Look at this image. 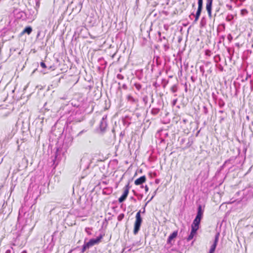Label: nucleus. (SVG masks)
I'll return each mask as SVG.
<instances>
[{"instance_id": "nucleus-25", "label": "nucleus", "mask_w": 253, "mask_h": 253, "mask_svg": "<svg viewBox=\"0 0 253 253\" xmlns=\"http://www.w3.org/2000/svg\"><path fill=\"white\" fill-rule=\"evenodd\" d=\"M163 46H164V49L165 51H167V50H168L169 49V45L168 42L164 43Z\"/></svg>"}, {"instance_id": "nucleus-51", "label": "nucleus", "mask_w": 253, "mask_h": 253, "mask_svg": "<svg viewBox=\"0 0 253 253\" xmlns=\"http://www.w3.org/2000/svg\"><path fill=\"white\" fill-rule=\"evenodd\" d=\"M185 85H186V84H185ZM185 91L186 92H187V86H186V87H185Z\"/></svg>"}, {"instance_id": "nucleus-46", "label": "nucleus", "mask_w": 253, "mask_h": 253, "mask_svg": "<svg viewBox=\"0 0 253 253\" xmlns=\"http://www.w3.org/2000/svg\"><path fill=\"white\" fill-rule=\"evenodd\" d=\"M142 197V195H139L138 198V200H141Z\"/></svg>"}, {"instance_id": "nucleus-44", "label": "nucleus", "mask_w": 253, "mask_h": 253, "mask_svg": "<svg viewBox=\"0 0 253 253\" xmlns=\"http://www.w3.org/2000/svg\"><path fill=\"white\" fill-rule=\"evenodd\" d=\"M145 190L146 192H148L149 190L148 187L147 185L145 186Z\"/></svg>"}, {"instance_id": "nucleus-19", "label": "nucleus", "mask_w": 253, "mask_h": 253, "mask_svg": "<svg viewBox=\"0 0 253 253\" xmlns=\"http://www.w3.org/2000/svg\"><path fill=\"white\" fill-rule=\"evenodd\" d=\"M217 103L220 108H222L225 105V102L221 98H219L217 100Z\"/></svg>"}, {"instance_id": "nucleus-48", "label": "nucleus", "mask_w": 253, "mask_h": 253, "mask_svg": "<svg viewBox=\"0 0 253 253\" xmlns=\"http://www.w3.org/2000/svg\"><path fill=\"white\" fill-rule=\"evenodd\" d=\"M145 207L143 208V210L142 211V213H145Z\"/></svg>"}, {"instance_id": "nucleus-32", "label": "nucleus", "mask_w": 253, "mask_h": 253, "mask_svg": "<svg viewBox=\"0 0 253 253\" xmlns=\"http://www.w3.org/2000/svg\"><path fill=\"white\" fill-rule=\"evenodd\" d=\"M40 65H41V66L42 68H46V66L45 64L43 62H41L40 63Z\"/></svg>"}, {"instance_id": "nucleus-42", "label": "nucleus", "mask_w": 253, "mask_h": 253, "mask_svg": "<svg viewBox=\"0 0 253 253\" xmlns=\"http://www.w3.org/2000/svg\"><path fill=\"white\" fill-rule=\"evenodd\" d=\"M227 38H228V39L229 40H230H230H231L232 39V36H231V35L230 34H229V35H228Z\"/></svg>"}, {"instance_id": "nucleus-3", "label": "nucleus", "mask_w": 253, "mask_h": 253, "mask_svg": "<svg viewBox=\"0 0 253 253\" xmlns=\"http://www.w3.org/2000/svg\"><path fill=\"white\" fill-rule=\"evenodd\" d=\"M103 238V235L100 234L99 236L97 237L96 238H92L89 240V241L87 242V246H89V247L94 246L97 244H98L101 239Z\"/></svg>"}, {"instance_id": "nucleus-24", "label": "nucleus", "mask_w": 253, "mask_h": 253, "mask_svg": "<svg viewBox=\"0 0 253 253\" xmlns=\"http://www.w3.org/2000/svg\"><path fill=\"white\" fill-rule=\"evenodd\" d=\"M234 17L232 15H228L226 18V21L230 22L233 19Z\"/></svg>"}, {"instance_id": "nucleus-14", "label": "nucleus", "mask_w": 253, "mask_h": 253, "mask_svg": "<svg viewBox=\"0 0 253 253\" xmlns=\"http://www.w3.org/2000/svg\"><path fill=\"white\" fill-rule=\"evenodd\" d=\"M32 31V28L31 26H27L25 28L23 31L22 32V34L27 33L28 35H30Z\"/></svg>"}, {"instance_id": "nucleus-2", "label": "nucleus", "mask_w": 253, "mask_h": 253, "mask_svg": "<svg viewBox=\"0 0 253 253\" xmlns=\"http://www.w3.org/2000/svg\"><path fill=\"white\" fill-rule=\"evenodd\" d=\"M71 119L76 123L81 122L84 119V115L80 110H77L71 116Z\"/></svg>"}, {"instance_id": "nucleus-31", "label": "nucleus", "mask_w": 253, "mask_h": 253, "mask_svg": "<svg viewBox=\"0 0 253 253\" xmlns=\"http://www.w3.org/2000/svg\"><path fill=\"white\" fill-rule=\"evenodd\" d=\"M129 188H130L129 183H128L125 186V187H124V190H127L128 192H129Z\"/></svg>"}, {"instance_id": "nucleus-35", "label": "nucleus", "mask_w": 253, "mask_h": 253, "mask_svg": "<svg viewBox=\"0 0 253 253\" xmlns=\"http://www.w3.org/2000/svg\"><path fill=\"white\" fill-rule=\"evenodd\" d=\"M86 130H84H84H83L81 131H80V132L78 134V136H80V135H82L83 133H84V132H86Z\"/></svg>"}, {"instance_id": "nucleus-30", "label": "nucleus", "mask_w": 253, "mask_h": 253, "mask_svg": "<svg viewBox=\"0 0 253 253\" xmlns=\"http://www.w3.org/2000/svg\"><path fill=\"white\" fill-rule=\"evenodd\" d=\"M117 77L119 80H123L124 78V76L121 74H118Z\"/></svg>"}, {"instance_id": "nucleus-9", "label": "nucleus", "mask_w": 253, "mask_h": 253, "mask_svg": "<svg viewBox=\"0 0 253 253\" xmlns=\"http://www.w3.org/2000/svg\"><path fill=\"white\" fill-rule=\"evenodd\" d=\"M146 178L145 176H142L135 180L134 184L136 185H141L146 181Z\"/></svg>"}, {"instance_id": "nucleus-54", "label": "nucleus", "mask_w": 253, "mask_h": 253, "mask_svg": "<svg viewBox=\"0 0 253 253\" xmlns=\"http://www.w3.org/2000/svg\"><path fill=\"white\" fill-rule=\"evenodd\" d=\"M88 229H89V228H85V231H86V232H87V230H88Z\"/></svg>"}, {"instance_id": "nucleus-1", "label": "nucleus", "mask_w": 253, "mask_h": 253, "mask_svg": "<svg viewBox=\"0 0 253 253\" xmlns=\"http://www.w3.org/2000/svg\"><path fill=\"white\" fill-rule=\"evenodd\" d=\"M142 222V218L141 216V211H138L135 216V221L134 225L133 234L136 235L140 230Z\"/></svg>"}, {"instance_id": "nucleus-17", "label": "nucleus", "mask_w": 253, "mask_h": 253, "mask_svg": "<svg viewBox=\"0 0 253 253\" xmlns=\"http://www.w3.org/2000/svg\"><path fill=\"white\" fill-rule=\"evenodd\" d=\"M196 233H197V232L191 230L190 234H189V235L188 236V237L187 238V240L188 241L191 240L193 238L194 236H195V235Z\"/></svg>"}, {"instance_id": "nucleus-59", "label": "nucleus", "mask_w": 253, "mask_h": 253, "mask_svg": "<svg viewBox=\"0 0 253 253\" xmlns=\"http://www.w3.org/2000/svg\"><path fill=\"white\" fill-rule=\"evenodd\" d=\"M174 96L175 97H176V96H177V94H175L174 95Z\"/></svg>"}, {"instance_id": "nucleus-28", "label": "nucleus", "mask_w": 253, "mask_h": 253, "mask_svg": "<svg viewBox=\"0 0 253 253\" xmlns=\"http://www.w3.org/2000/svg\"><path fill=\"white\" fill-rule=\"evenodd\" d=\"M203 112L205 115H207L208 113V109L206 106H204L203 107Z\"/></svg>"}, {"instance_id": "nucleus-50", "label": "nucleus", "mask_w": 253, "mask_h": 253, "mask_svg": "<svg viewBox=\"0 0 253 253\" xmlns=\"http://www.w3.org/2000/svg\"><path fill=\"white\" fill-rule=\"evenodd\" d=\"M224 112V111L223 110H219V113H223Z\"/></svg>"}, {"instance_id": "nucleus-55", "label": "nucleus", "mask_w": 253, "mask_h": 253, "mask_svg": "<svg viewBox=\"0 0 253 253\" xmlns=\"http://www.w3.org/2000/svg\"><path fill=\"white\" fill-rule=\"evenodd\" d=\"M162 39H164V40H166V38H165V37H164L163 38H162Z\"/></svg>"}, {"instance_id": "nucleus-37", "label": "nucleus", "mask_w": 253, "mask_h": 253, "mask_svg": "<svg viewBox=\"0 0 253 253\" xmlns=\"http://www.w3.org/2000/svg\"><path fill=\"white\" fill-rule=\"evenodd\" d=\"M36 6L39 7L40 6V0H36Z\"/></svg>"}, {"instance_id": "nucleus-20", "label": "nucleus", "mask_w": 253, "mask_h": 253, "mask_svg": "<svg viewBox=\"0 0 253 253\" xmlns=\"http://www.w3.org/2000/svg\"><path fill=\"white\" fill-rule=\"evenodd\" d=\"M160 111V109L159 108H153L152 110H151V113L153 114V115H157L159 113Z\"/></svg>"}, {"instance_id": "nucleus-39", "label": "nucleus", "mask_w": 253, "mask_h": 253, "mask_svg": "<svg viewBox=\"0 0 253 253\" xmlns=\"http://www.w3.org/2000/svg\"><path fill=\"white\" fill-rule=\"evenodd\" d=\"M11 250H13V248H11V249H8L6 251L5 253H11Z\"/></svg>"}, {"instance_id": "nucleus-15", "label": "nucleus", "mask_w": 253, "mask_h": 253, "mask_svg": "<svg viewBox=\"0 0 253 253\" xmlns=\"http://www.w3.org/2000/svg\"><path fill=\"white\" fill-rule=\"evenodd\" d=\"M127 99L129 102L132 103H135L138 102V100L133 98L131 95L127 96Z\"/></svg>"}, {"instance_id": "nucleus-45", "label": "nucleus", "mask_w": 253, "mask_h": 253, "mask_svg": "<svg viewBox=\"0 0 253 253\" xmlns=\"http://www.w3.org/2000/svg\"><path fill=\"white\" fill-rule=\"evenodd\" d=\"M184 142H185V139L183 138V139H182L181 140V141H180V143H181V144H182V143H183Z\"/></svg>"}, {"instance_id": "nucleus-33", "label": "nucleus", "mask_w": 253, "mask_h": 253, "mask_svg": "<svg viewBox=\"0 0 253 253\" xmlns=\"http://www.w3.org/2000/svg\"><path fill=\"white\" fill-rule=\"evenodd\" d=\"M177 98H175L173 100V101H172V106H175L177 103Z\"/></svg>"}, {"instance_id": "nucleus-58", "label": "nucleus", "mask_w": 253, "mask_h": 253, "mask_svg": "<svg viewBox=\"0 0 253 253\" xmlns=\"http://www.w3.org/2000/svg\"><path fill=\"white\" fill-rule=\"evenodd\" d=\"M218 11H219V9H217V10H216V12H218Z\"/></svg>"}, {"instance_id": "nucleus-10", "label": "nucleus", "mask_w": 253, "mask_h": 253, "mask_svg": "<svg viewBox=\"0 0 253 253\" xmlns=\"http://www.w3.org/2000/svg\"><path fill=\"white\" fill-rule=\"evenodd\" d=\"M200 222L196 220H194L191 225V230H194L196 232L197 231L199 228Z\"/></svg>"}, {"instance_id": "nucleus-26", "label": "nucleus", "mask_w": 253, "mask_h": 253, "mask_svg": "<svg viewBox=\"0 0 253 253\" xmlns=\"http://www.w3.org/2000/svg\"><path fill=\"white\" fill-rule=\"evenodd\" d=\"M168 83H169V81L168 80H163L162 84H163V87H164V88L166 87V86L168 84Z\"/></svg>"}, {"instance_id": "nucleus-6", "label": "nucleus", "mask_w": 253, "mask_h": 253, "mask_svg": "<svg viewBox=\"0 0 253 253\" xmlns=\"http://www.w3.org/2000/svg\"><path fill=\"white\" fill-rule=\"evenodd\" d=\"M219 233H217L215 235L213 243L212 244L209 253H213L214 252L219 240Z\"/></svg>"}, {"instance_id": "nucleus-16", "label": "nucleus", "mask_w": 253, "mask_h": 253, "mask_svg": "<svg viewBox=\"0 0 253 253\" xmlns=\"http://www.w3.org/2000/svg\"><path fill=\"white\" fill-rule=\"evenodd\" d=\"M193 138L192 137H190L188 138V141L187 143L186 146L184 147V149L189 148L193 144Z\"/></svg>"}, {"instance_id": "nucleus-53", "label": "nucleus", "mask_w": 253, "mask_h": 253, "mask_svg": "<svg viewBox=\"0 0 253 253\" xmlns=\"http://www.w3.org/2000/svg\"><path fill=\"white\" fill-rule=\"evenodd\" d=\"M21 253H27L26 251H23Z\"/></svg>"}, {"instance_id": "nucleus-11", "label": "nucleus", "mask_w": 253, "mask_h": 253, "mask_svg": "<svg viewBox=\"0 0 253 253\" xmlns=\"http://www.w3.org/2000/svg\"><path fill=\"white\" fill-rule=\"evenodd\" d=\"M128 192H128L127 190H124L123 194L118 199V201L120 203H121L126 200L128 194Z\"/></svg>"}, {"instance_id": "nucleus-38", "label": "nucleus", "mask_w": 253, "mask_h": 253, "mask_svg": "<svg viewBox=\"0 0 253 253\" xmlns=\"http://www.w3.org/2000/svg\"><path fill=\"white\" fill-rule=\"evenodd\" d=\"M212 98H213L214 100H215V101L216 100L217 97H216V96L215 95V94L214 93H212Z\"/></svg>"}, {"instance_id": "nucleus-52", "label": "nucleus", "mask_w": 253, "mask_h": 253, "mask_svg": "<svg viewBox=\"0 0 253 253\" xmlns=\"http://www.w3.org/2000/svg\"><path fill=\"white\" fill-rule=\"evenodd\" d=\"M132 191L134 193L135 195H137V194L136 193V192L134 191V190H133Z\"/></svg>"}, {"instance_id": "nucleus-5", "label": "nucleus", "mask_w": 253, "mask_h": 253, "mask_svg": "<svg viewBox=\"0 0 253 253\" xmlns=\"http://www.w3.org/2000/svg\"><path fill=\"white\" fill-rule=\"evenodd\" d=\"M106 119V116H103L99 124L100 130L102 132L105 131V129L107 126Z\"/></svg>"}, {"instance_id": "nucleus-49", "label": "nucleus", "mask_w": 253, "mask_h": 253, "mask_svg": "<svg viewBox=\"0 0 253 253\" xmlns=\"http://www.w3.org/2000/svg\"><path fill=\"white\" fill-rule=\"evenodd\" d=\"M131 199L132 200H133L134 202H136V199H135V198H134L133 197H132L131 198Z\"/></svg>"}, {"instance_id": "nucleus-43", "label": "nucleus", "mask_w": 253, "mask_h": 253, "mask_svg": "<svg viewBox=\"0 0 253 253\" xmlns=\"http://www.w3.org/2000/svg\"><path fill=\"white\" fill-rule=\"evenodd\" d=\"M200 71L201 72H202V73L203 74L204 73V70L203 67H200Z\"/></svg>"}, {"instance_id": "nucleus-27", "label": "nucleus", "mask_w": 253, "mask_h": 253, "mask_svg": "<svg viewBox=\"0 0 253 253\" xmlns=\"http://www.w3.org/2000/svg\"><path fill=\"white\" fill-rule=\"evenodd\" d=\"M124 217V213H121L119 215V216H118V220L119 221H121Z\"/></svg>"}, {"instance_id": "nucleus-60", "label": "nucleus", "mask_w": 253, "mask_h": 253, "mask_svg": "<svg viewBox=\"0 0 253 253\" xmlns=\"http://www.w3.org/2000/svg\"><path fill=\"white\" fill-rule=\"evenodd\" d=\"M121 135H124V134H123V133H122V132H121Z\"/></svg>"}, {"instance_id": "nucleus-47", "label": "nucleus", "mask_w": 253, "mask_h": 253, "mask_svg": "<svg viewBox=\"0 0 253 253\" xmlns=\"http://www.w3.org/2000/svg\"><path fill=\"white\" fill-rule=\"evenodd\" d=\"M249 77H251V75H249L248 74H247V77L246 78V80H247Z\"/></svg>"}, {"instance_id": "nucleus-23", "label": "nucleus", "mask_w": 253, "mask_h": 253, "mask_svg": "<svg viewBox=\"0 0 253 253\" xmlns=\"http://www.w3.org/2000/svg\"><path fill=\"white\" fill-rule=\"evenodd\" d=\"M134 86L135 87V88L138 91H139L141 89V87H142L141 84H138V83H135L134 84Z\"/></svg>"}, {"instance_id": "nucleus-40", "label": "nucleus", "mask_w": 253, "mask_h": 253, "mask_svg": "<svg viewBox=\"0 0 253 253\" xmlns=\"http://www.w3.org/2000/svg\"><path fill=\"white\" fill-rule=\"evenodd\" d=\"M241 13H242V14H243L244 13H247V10L246 9H242V10H241Z\"/></svg>"}, {"instance_id": "nucleus-41", "label": "nucleus", "mask_w": 253, "mask_h": 253, "mask_svg": "<svg viewBox=\"0 0 253 253\" xmlns=\"http://www.w3.org/2000/svg\"><path fill=\"white\" fill-rule=\"evenodd\" d=\"M122 88L124 89H127V85L126 84H124L123 85H122Z\"/></svg>"}, {"instance_id": "nucleus-13", "label": "nucleus", "mask_w": 253, "mask_h": 253, "mask_svg": "<svg viewBox=\"0 0 253 253\" xmlns=\"http://www.w3.org/2000/svg\"><path fill=\"white\" fill-rule=\"evenodd\" d=\"M89 246H87V243H84V245L83 246V248H82V252H81V253H83L84 252H85V251L87 249H88L89 248ZM77 250L76 249H75L74 250H71L68 253H72L73 252H75Z\"/></svg>"}, {"instance_id": "nucleus-61", "label": "nucleus", "mask_w": 253, "mask_h": 253, "mask_svg": "<svg viewBox=\"0 0 253 253\" xmlns=\"http://www.w3.org/2000/svg\"><path fill=\"white\" fill-rule=\"evenodd\" d=\"M159 34L160 36H161V33L160 32L159 33Z\"/></svg>"}, {"instance_id": "nucleus-4", "label": "nucleus", "mask_w": 253, "mask_h": 253, "mask_svg": "<svg viewBox=\"0 0 253 253\" xmlns=\"http://www.w3.org/2000/svg\"><path fill=\"white\" fill-rule=\"evenodd\" d=\"M203 213L204 210L202 209V205H199L198 207L197 214L194 219L201 222L203 217Z\"/></svg>"}, {"instance_id": "nucleus-34", "label": "nucleus", "mask_w": 253, "mask_h": 253, "mask_svg": "<svg viewBox=\"0 0 253 253\" xmlns=\"http://www.w3.org/2000/svg\"><path fill=\"white\" fill-rule=\"evenodd\" d=\"M206 55L209 56H211V51L210 50H207L206 51Z\"/></svg>"}, {"instance_id": "nucleus-56", "label": "nucleus", "mask_w": 253, "mask_h": 253, "mask_svg": "<svg viewBox=\"0 0 253 253\" xmlns=\"http://www.w3.org/2000/svg\"><path fill=\"white\" fill-rule=\"evenodd\" d=\"M156 183H159V181H158V180H156Z\"/></svg>"}, {"instance_id": "nucleus-7", "label": "nucleus", "mask_w": 253, "mask_h": 253, "mask_svg": "<svg viewBox=\"0 0 253 253\" xmlns=\"http://www.w3.org/2000/svg\"><path fill=\"white\" fill-rule=\"evenodd\" d=\"M213 0H206V10H207L208 15L211 18V10Z\"/></svg>"}, {"instance_id": "nucleus-8", "label": "nucleus", "mask_w": 253, "mask_h": 253, "mask_svg": "<svg viewBox=\"0 0 253 253\" xmlns=\"http://www.w3.org/2000/svg\"><path fill=\"white\" fill-rule=\"evenodd\" d=\"M202 9H201L200 8H198L197 12H196L195 14L194 13H192L189 15V17L190 18H191V17L192 15H193V16H194L195 17V20L193 21V24H195V23H197V21L198 20V19H199V17H200V15H201Z\"/></svg>"}, {"instance_id": "nucleus-12", "label": "nucleus", "mask_w": 253, "mask_h": 253, "mask_svg": "<svg viewBox=\"0 0 253 253\" xmlns=\"http://www.w3.org/2000/svg\"><path fill=\"white\" fill-rule=\"evenodd\" d=\"M177 236V231H175L173 232L169 237L168 240H167V243L168 244H171V241L176 238V237Z\"/></svg>"}, {"instance_id": "nucleus-22", "label": "nucleus", "mask_w": 253, "mask_h": 253, "mask_svg": "<svg viewBox=\"0 0 253 253\" xmlns=\"http://www.w3.org/2000/svg\"><path fill=\"white\" fill-rule=\"evenodd\" d=\"M198 8L203 9V0H198Z\"/></svg>"}, {"instance_id": "nucleus-18", "label": "nucleus", "mask_w": 253, "mask_h": 253, "mask_svg": "<svg viewBox=\"0 0 253 253\" xmlns=\"http://www.w3.org/2000/svg\"><path fill=\"white\" fill-rule=\"evenodd\" d=\"M207 24L206 19V18L203 17L201 18L200 23V26L201 28L204 27Z\"/></svg>"}, {"instance_id": "nucleus-36", "label": "nucleus", "mask_w": 253, "mask_h": 253, "mask_svg": "<svg viewBox=\"0 0 253 253\" xmlns=\"http://www.w3.org/2000/svg\"><path fill=\"white\" fill-rule=\"evenodd\" d=\"M226 6L229 9L232 10V6L230 4H226Z\"/></svg>"}, {"instance_id": "nucleus-57", "label": "nucleus", "mask_w": 253, "mask_h": 253, "mask_svg": "<svg viewBox=\"0 0 253 253\" xmlns=\"http://www.w3.org/2000/svg\"><path fill=\"white\" fill-rule=\"evenodd\" d=\"M88 234H90L91 233L89 232V231L86 232Z\"/></svg>"}, {"instance_id": "nucleus-21", "label": "nucleus", "mask_w": 253, "mask_h": 253, "mask_svg": "<svg viewBox=\"0 0 253 253\" xmlns=\"http://www.w3.org/2000/svg\"><path fill=\"white\" fill-rule=\"evenodd\" d=\"M170 89L172 93H175L177 91V85L176 84L173 85Z\"/></svg>"}, {"instance_id": "nucleus-29", "label": "nucleus", "mask_w": 253, "mask_h": 253, "mask_svg": "<svg viewBox=\"0 0 253 253\" xmlns=\"http://www.w3.org/2000/svg\"><path fill=\"white\" fill-rule=\"evenodd\" d=\"M157 190H158V189H156V190L154 191V194H153V196H152V197L150 198V200L147 202V203L145 204V206H146V205H147V204L148 203H149L150 201H151V200L153 199V198H154V196L156 195V193H157Z\"/></svg>"}]
</instances>
